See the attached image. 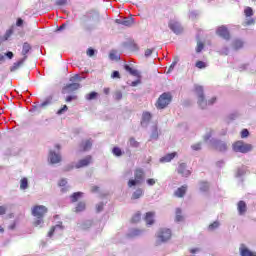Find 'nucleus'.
<instances>
[{"instance_id": "obj_1", "label": "nucleus", "mask_w": 256, "mask_h": 256, "mask_svg": "<svg viewBox=\"0 0 256 256\" xmlns=\"http://www.w3.org/2000/svg\"><path fill=\"white\" fill-rule=\"evenodd\" d=\"M195 93L198 96V105L201 107V109H205L208 105H213V103L217 101V98L215 97L211 98L208 103L205 101V96L203 95V86L196 85Z\"/></svg>"}, {"instance_id": "obj_2", "label": "nucleus", "mask_w": 256, "mask_h": 256, "mask_svg": "<svg viewBox=\"0 0 256 256\" xmlns=\"http://www.w3.org/2000/svg\"><path fill=\"white\" fill-rule=\"evenodd\" d=\"M171 94L170 93H163L156 103L157 109H165L167 105L171 103Z\"/></svg>"}, {"instance_id": "obj_3", "label": "nucleus", "mask_w": 256, "mask_h": 256, "mask_svg": "<svg viewBox=\"0 0 256 256\" xmlns=\"http://www.w3.org/2000/svg\"><path fill=\"white\" fill-rule=\"evenodd\" d=\"M251 149H253V146L243 141H238L233 145V150L236 151V153H249Z\"/></svg>"}, {"instance_id": "obj_4", "label": "nucleus", "mask_w": 256, "mask_h": 256, "mask_svg": "<svg viewBox=\"0 0 256 256\" xmlns=\"http://www.w3.org/2000/svg\"><path fill=\"white\" fill-rule=\"evenodd\" d=\"M45 213H47V207L45 206H34L32 208V215L38 219H43Z\"/></svg>"}, {"instance_id": "obj_5", "label": "nucleus", "mask_w": 256, "mask_h": 256, "mask_svg": "<svg viewBox=\"0 0 256 256\" xmlns=\"http://www.w3.org/2000/svg\"><path fill=\"white\" fill-rule=\"evenodd\" d=\"M143 170L137 169L135 172V179L134 180H129L128 186L129 187H134V185H139L141 183V180H143Z\"/></svg>"}, {"instance_id": "obj_6", "label": "nucleus", "mask_w": 256, "mask_h": 256, "mask_svg": "<svg viewBox=\"0 0 256 256\" xmlns=\"http://www.w3.org/2000/svg\"><path fill=\"white\" fill-rule=\"evenodd\" d=\"M216 33L217 35H219V37H222L223 39H226V40L230 39L229 30L225 26L219 27Z\"/></svg>"}, {"instance_id": "obj_7", "label": "nucleus", "mask_w": 256, "mask_h": 256, "mask_svg": "<svg viewBox=\"0 0 256 256\" xmlns=\"http://www.w3.org/2000/svg\"><path fill=\"white\" fill-rule=\"evenodd\" d=\"M169 28L171 29V31H173L176 34H179V33H181V31H183L181 24H179V22H177L175 20L170 21Z\"/></svg>"}, {"instance_id": "obj_8", "label": "nucleus", "mask_w": 256, "mask_h": 256, "mask_svg": "<svg viewBox=\"0 0 256 256\" xmlns=\"http://www.w3.org/2000/svg\"><path fill=\"white\" fill-rule=\"evenodd\" d=\"M158 239H161V241H169L171 239V230L170 229H164L158 234Z\"/></svg>"}, {"instance_id": "obj_9", "label": "nucleus", "mask_w": 256, "mask_h": 256, "mask_svg": "<svg viewBox=\"0 0 256 256\" xmlns=\"http://www.w3.org/2000/svg\"><path fill=\"white\" fill-rule=\"evenodd\" d=\"M79 87H81L79 83L69 84L63 89L62 93H71V91H77Z\"/></svg>"}, {"instance_id": "obj_10", "label": "nucleus", "mask_w": 256, "mask_h": 256, "mask_svg": "<svg viewBox=\"0 0 256 256\" xmlns=\"http://www.w3.org/2000/svg\"><path fill=\"white\" fill-rule=\"evenodd\" d=\"M175 157H177V152L167 154L166 156L160 158V163H169L170 161H173Z\"/></svg>"}, {"instance_id": "obj_11", "label": "nucleus", "mask_w": 256, "mask_h": 256, "mask_svg": "<svg viewBox=\"0 0 256 256\" xmlns=\"http://www.w3.org/2000/svg\"><path fill=\"white\" fill-rule=\"evenodd\" d=\"M89 163H91V156H87L86 158L80 160L76 164V168L81 169V167H87V165H89Z\"/></svg>"}, {"instance_id": "obj_12", "label": "nucleus", "mask_w": 256, "mask_h": 256, "mask_svg": "<svg viewBox=\"0 0 256 256\" xmlns=\"http://www.w3.org/2000/svg\"><path fill=\"white\" fill-rule=\"evenodd\" d=\"M49 160L52 164L59 163V161H61V156L59 154H55V152H50Z\"/></svg>"}, {"instance_id": "obj_13", "label": "nucleus", "mask_w": 256, "mask_h": 256, "mask_svg": "<svg viewBox=\"0 0 256 256\" xmlns=\"http://www.w3.org/2000/svg\"><path fill=\"white\" fill-rule=\"evenodd\" d=\"M241 256H256V252H251L249 249L245 248V246L240 247Z\"/></svg>"}, {"instance_id": "obj_14", "label": "nucleus", "mask_w": 256, "mask_h": 256, "mask_svg": "<svg viewBox=\"0 0 256 256\" xmlns=\"http://www.w3.org/2000/svg\"><path fill=\"white\" fill-rule=\"evenodd\" d=\"M185 167V164H180L178 168V173L183 175V177H189V175H191V172L189 170H185Z\"/></svg>"}, {"instance_id": "obj_15", "label": "nucleus", "mask_w": 256, "mask_h": 256, "mask_svg": "<svg viewBox=\"0 0 256 256\" xmlns=\"http://www.w3.org/2000/svg\"><path fill=\"white\" fill-rule=\"evenodd\" d=\"M124 69L126 71H128V73H130V75H133L134 77H138V79H139V77H141V75H139V71H137V69L131 68L129 65H125Z\"/></svg>"}, {"instance_id": "obj_16", "label": "nucleus", "mask_w": 256, "mask_h": 256, "mask_svg": "<svg viewBox=\"0 0 256 256\" xmlns=\"http://www.w3.org/2000/svg\"><path fill=\"white\" fill-rule=\"evenodd\" d=\"M91 140H86L85 142H82L80 145V151H89L91 149Z\"/></svg>"}, {"instance_id": "obj_17", "label": "nucleus", "mask_w": 256, "mask_h": 256, "mask_svg": "<svg viewBox=\"0 0 256 256\" xmlns=\"http://www.w3.org/2000/svg\"><path fill=\"white\" fill-rule=\"evenodd\" d=\"M238 211L240 215H243L247 211V204L244 201L238 202Z\"/></svg>"}, {"instance_id": "obj_18", "label": "nucleus", "mask_w": 256, "mask_h": 256, "mask_svg": "<svg viewBox=\"0 0 256 256\" xmlns=\"http://www.w3.org/2000/svg\"><path fill=\"white\" fill-rule=\"evenodd\" d=\"M185 193H187V186H182L176 190L175 196L183 197V195H185Z\"/></svg>"}, {"instance_id": "obj_19", "label": "nucleus", "mask_w": 256, "mask_h": 256, "mask_svg": "<svg viewBox=\"0 0 256 256\" xmlns=\"http://www.w3.org/2000/svg\"><path fill=\"white\" fill-rule=\"evenodd\" d=\"M153 217H155V213H152V212L146 213L145 221L147 225H153L154 223Z\"/></svg>"}, {"instance_id": "obj_20", "label": "nucleus", "mask_w": 256, "mask_h": 256, "mask_svg": "<svg viewBox=\"0 0 256 256\" xmlns=\"http://www.w3.org/2000/svg\"><path fill=\"white\" fill-rule=\"evenodd\" d=\"M149 121H151V113L149 112L143 113L141 125H143L144 123H149Z\"/></svg>"}, {"instance_id": "obj_21", "label": "nucleus", "mask_w": 256, "mask_h": 256, "mask_svg": "<svg viewBox=\"0 0 256 256\" xmlns=\"http://www.w3.org/2000/svg\"><path fill=\"white\" fill-rule=\"evenodd\" d=\"M29 51H31V45H29V43H24L22 48V54L27 55Z\"/></svg>"}, {"instance_id": "obj_22", "label": "nucleus", "mask_w": 256, "mask_h": 256, "mask_svg": "<svg viewBox=\"0 0 256 256\" xmlns=\"http://www.w3.org/2000/svg\"><path fill=\"white\" fill-rule=\"evenodd\" d=\"M83 197V193L81 192H76L71 196V201L72 203H75L79 198Z\"/></svg>"}, {"instance_id": "obj_23", "label": "nucleus", "mask_w": 256, "mask_h": 256, "mask_svg": "<svg viewBox=\"0 0 256 256\" xmlns=\"http://www.w3.org/2000/svg\"><path fill=\"white\" fill-rule=\"evenodd\" d=\"M21 65H23V60H20L16 63L13 64V66L10 68L11 71H17V69L19 67H21Z\"/></svg>"}, {"instance_id": "obj_24", "label": "nucleus", "mask_w": 256, "mask_h": 256, "mask_svg": "<svg viewBox=\"0 0 256 256\" xmlns=\"http://www.w3.org/2000/svg\"><path fill=\"white\" fill-rule=\"evenodd\" d=\"M109 57L112 61H118L119 59V55H117V52L115 51H111Z\"/></svg>"}, {"instance_id": "obj_25", "label": "nucleus", "mask_w": 256, "mask_h": 256, "mask_svg": "<svg viewBox=\"0 0 256 256\" xmlns=\"http://www.w3.org/2000/svg\"><path fill=\"white\" fill-rule=\"evenodd\" d=\"M122 25H125L126 27H131V25H133V19L126 18L122 21Z\"/></svg>"}, {"instance_id": "obj_26", "label": "nucleus", "mask_w": 256, "mask_h": 256, "mask_svg": "<svg viewBox=\"0 0 256 256\" xmlns=\"http://www.w3.org/2000/svg\"><path fill=\"white\" fill-rule=\"evenodd\" d=\"M81 211H85V203H79L76 207V213H81Z\"/></svg>"}, {"instance_id": "obj_27", "label": "nucleus", "mask_w": 256, "mask_h": 256, "mask_svg": "<svg viewBox=\"0 0 256 256\" xmlns=\"http://www.w3.org/2000/svg\"><path fill=\"white\" fill-rule=\"evenodd\" d=\"M138 221H141V213L139 212L132 217V223H138Z\"/></svg>"}, {"instance_id": "obj_28", "label": "nucleus", "mask_w": 256, "mask_h": 256, "mask_svg": "<svg viewBox=\"0 0 256 256\" xmlns=\"http://www.w3.org/2000/svg\"><path fill=\"white\" fill-rule=\"evenodd\" d=\"M244 13H245V16L246 17H251L253 16V9L251 7H247L245 10H244Z\"/></svg>"}, {"instance_id": "obj_29", "label": "nucleus", "mask_w": 256, "mask_h": 256, "mask_svg": "<svg viewBox=\"0 0 256 256\" xmlns=\"http://www.w3.org/2000/svg\"><path fill=\"white\" fill-rule=\"evenodd\" d=\"M141 195H143V190L139 189V190H136L133 194V199H139V197H141Z\"/></svg>"}, {"instance_id": "obj_30", "label": "nucleus", "mask_w": 256, "mask_h": 256, "mask_svg": "<svg viewBox=\"0 0 256 256\" xmlns=\"http://www.w3.org/2000/svg\"><path fill=\"white\" fill-rule=\"evenodd\" d=\"M27 187H28L27 178H23L21 180L20 189H27Z\"/></svg>"}, {"instance_id": "obj_31", "label": "nucleus", "mask_w": 256, "mask_h": 256, "mask_svg": "<svg viewBox=\"0 0 256 256\" xmlns=\"http://www.w3.org/2000/svg\"><path fill=\"white\" fill-rule=\"evenodd\" d=\"M234 49H241L243 47V42L240 40H236L233 44Z\"/></svg>"}, {"instance_id": "obj_32", "label": "nucleus", "mask_w": 256, "mask_h": 256, "mask_svg": "<svg viewBox=\"0 0 256 256\" xmlns=\"http://www.w3.org/2000/svg\"><path fill=\"white\" fill-rule=\"evenodd\" d=\"M196 67L198 69H205V67H207V64L203 61H198V62H196Z\"/></svg>"}, {"instance_id": "obj_33", "label": "nucleus", "mask_w": 256, "mask_h": 256, "mask_svg": "<svg viewBox=\"0 0 256 256\" xmlns=\"http://www.w3.org/2000/svg\"><path fill=\"white\" fill-rule=\"evenodd\" d=\"M176 221H183V216H181V209H176Z\"/></svg>"}, {"instance_id": "obj_34", "label": "nucleus", "mask_w": 256, "mask_h": 256, "mask_svg": "<svg viewBox=\"0 0 256 256\" xmlns=\"http://www.w3.org/2000/svg\"><path fill=\"white\" fill-rule=\"evenodd\" d=\"M57 229H63V227H61V225H56L54 228H52L49 233L48 236L53 237V233H55V230Z\"/></svg>"}, {"instance_id": "obj_35", "label": "nucleus", "mask_w": 256, "mask_h": 256, "mask_svg": "<svg viewBox=\"0 0 256 256\" xmlns=\"http://www.w3.org/2000/svg\"><path fill=\"white\" fill-rule=\"evenodd\" d=\"M129 143H130V147H139V142H137L133 138H130Z\"/></svg>"}, {"instance_id": "obj_36", "label": "nucleus", "mask_w": 256, "mask_h": 256, "mask_svg": "<svg viewBox=\"0 0 256 256\" xmlns=\"http://www.w3.org/2000/svg\"><path fill=\"white\" fill-rule=\"evenodd\" d=\"M95 97H97V92H91L90 94H88L86 96V99H88V101H91V100L95 99Z\"/></svg>"}, {"instance_id": "obj_37", "label": "nucleus", "mask_w": 256, "mask_h": 256, "mask_svg": "<svg viewBox=\"0 0 256 256\" xmlns=\"http://www.w3.org/2000/svg\"><path fill=\"white\" fill-rule=\"evenodd\" d=\"M123 98V94L121 93V91H117L114 94V99H116V101H119Z\"/></svg>"}, {"instance_id": "obj_38", "label": "nucleus", "mask_w": 256, "mask_h": 256, "mask_svg": "<svg viewBox=\"0 0 256 256\" xmlns=\"http://www.w3.org/2000/svg\"><path fill=\"white\" fill-rule=\"evenodd\" d=\"M113 153L116 155V157H121V149L119 147H115L113 149Z\"/></svg>"}, {"instance_id": "obj_39", "label": "nucleus", "mask_w": 256, "mask_h": 256, "mask_svg": "<svg viewBox=\"0 0 256 256\" xmlns=\"http://www.w3.org/2000/svg\"><path fill=\"white\" fill-rule=\"evenodd\" d=\"M217 227H219V222H213L209 225V230L213 231V229H217Z\"/></svg>"}, {"instance_id": "obj_40", "label": "nucleus", "mask_w": 256, "mask_h": 256, "mask_svg": "<svg viewBox=\"0 0 256 256\" xmlns=\"http://www.w3.org/2000/svg\"><path fill=\"white\" fill-rule=\"evenodd\" d=\"M69 108L67 107V105H64L60 110H58L57 114L58 115H63V113H65V111H67Z\"/></svg>"}, {"instance_id": "obj_41", "label": "nucleus", "mask_w": 256, "mask_h": 256, "mask_svg": "<svg viewBox=\"0 0 256 256\" xmlns=\"http://www.w3.org/2000/svg\"><path fill=\"white\" fill-rule=\"evenodd\" d=\"M75 100H77V96L76 95L68 96L66 98V103H71V101H75Z\"/></svg>"}, {"instance_id": "obj_42", "label": "nucleus", "mask_w": 256, "mask_h": 256, "mask_svg": "<svg viewBox=\"0 0 256 256\" xmlns=\"http://www.w3.org/2000/svg\"><path fill=\"white\" fill-rule=\"evenodd\" d=\"M241 137L242 139H245V137H249V130L247 129L242 130Z\"/></svg>"}, {"instance_id": "obj_43", "label": "nucleus", "mask_w": 256, "mask_h": 256, "mask_svg": "<svg viewBox=\"0 0 256 256\" xmlns=\"http://www.w3.org/2000/svg\"><path fill=\"white\" fill-rule=\"evenodd\" d=\"M196 51L197 53H201V51H203V43L198 42Z\"/></svg>"}, {"instance_id": "obj_44", "label": "nucleus", "mask_w": 256, "mask_h": 256, "mask_svg": "<svg viewBox=\"0 0 256 256\" xmlns=\"http://www.w3.org/2000/svg\"><path fill=\"white\" fill-rule=\"evenodd\" d=\"M70 81L73 83L75 81H81V76L79 75H75L73 77L70 78Z\"/></svg>"}, {"instance_id": "obj_45", "label": "nucleus", "mask_w": 256, "mask_h": 256, "mask_svg": "<svg viewBox=\"0 0 256 256\" xmlns=\"http://www.w3.org/2000/svg\"><path fill=\"white\" fill-rule=\"evenodd\" d=\"M39 225H43V218H38V220L34 222L35 227H39Z\"/></svg>"}, {"instance_id": "obj_46", "label": "nucleus", "mask_w": 256, "mask_h": 256, "mask_svg": "<svg viewBox=\"0 0 256 256\" xmlns=\"http://www.w3.org/2000/svg\"><path fill=\"white\" fill-rule=\"evenodd\" d=\"M137 235H141V232L139 230H133L130 233V237H137Z\"/></svg>"}, {"instance_id": "obj_47", "label": "nucleus", "mask_w": 256, "mask_h": 256, "mask_svg": "<svg viewBox=\"0 0 256 256\" xmlns=\"http://www.w3.org/2000/svg\"><path fill=\"white\" fill-rule=\"evenodd\" d=\"M87 55L88 57H93L95 55V50H93V48H89L87 50Z\"/></svg>"}, {"instance_id": "obj_48", "label": "nucleus", "mask_w": 256, "mask_h": 256, "mask_svg": "<svg viewBox=\"0 0 256 256\" xmlns=\"http://www.w3.org/2000/svg\"><path fill=\"white\" fill-rule=\"evenodd\" d=\"M120 74L119 71H114L112 74V79H120Z\"/></svg>"}, {"instance_id": "obj_49", "label": "nucleus", "mask_w": 256, "mask_h": 256, "mask_svg": "<svg viewBox=\"0 0 256 256\" xmlns=\"http://www.w3.org/2000/svg\"><path fill=\"white\" fill-rule=\"evenodd\" d=\"M207 189H209V184H207V182H203V183H202L201 190H202V191H207Z\"/></svg>"}, {"instance_id": "obj_50", "label": "nucleus", "mask_w": 256, "mask_h": 256, "mask_svg": "<svg viewBox=\"0 0 256 256\" xmlns=\"http://www.w3.org/2000/svg\"><path fill=\"white\" fill-rule=\"evenodd\" d=\"M175 65H177V62H173V63L170 65V67H169L167 73H171V72L173 71V69H175Z\"/></svg>"}, {"instance_id": "obj_51", "label": "nucleus", "mask_w": 256, "mask_h": 256, "mask_svg": "<svg viewBox=\"0 0 256 256\" xmlns=\"http://www.w3.org/2000/svg\"><path fill=\"white\" fill-rule=\"evenodd\" d=\"M59 185L60 187H65L67 185V180L65 179L60 180Z\"/></svg>"}, {"instance_id": "obj_52", "label": "nucleus", "mask_w": 256, "mask_h": 256, "mask_svg": "<svg viewBox=\"0 0 256 256\" xmlns=\"http://www.w3.org/2000/svg\"><path fill=\"white\" fill-rule=\"evenodd\" d=\"M67 3V0H57L56 5H65Z\"/></svg>"}, {"instance_id": "obj_53", "label": "nucleus", "mask_w": 256, "mask_h": 256, "mask_svg": "<svg viewBox=\"0 0 256 256\" xmlns=\"http://www.w3.org/2000/svg\"><path fill=\"white\" fill-rule=\"evenodd\" d=\"M152 53H153V50H152V49H147V50L145 51V56H146V57H149V56H151Z\"/></svg>"}, {"instance_id": "obj_54", "label": "nucleus", "mask_w": 256, "mask_h": 256, "mask_svg": "<svg viewBox=\"0 0 256 256\" xmlns=\"http://www.w3.org/2000/svg\"><path fill=\"white\" fill-rule=\"evenodd\" d=\"M192 149H194V151H199V149H201V144L193 145Z\"/></svg>"}, {"instance_id": "obj_55", "label": "nucleus", "mask_w": 256, "mask_h": 256, "mask_svg": "<svg viewBox=\"0 0 256 256\" xmlns=\"http://www.w3.org/2000/svg\"><path fill=\"white\" fill-rule=\"evenodd\" d=\"M139 83H141V80H140V79H138L137 81H133V82L131 83V86H132V87H137V85H139Z\"/></svg>"}, {"instance_id": "obj_56", "label": "nucleus", "mask_w": 256, "mask_h": 256, "mask_svg": "<svg viewBox=\"0 0 256 256\" xmlns=\"http://www.w3.org/2000/svg\"><path fill=\"white\" fill-rule=\"evenodd\" d=\"M147 184L148 185H155V179H153V178L148 179Z\"/></svg>"}, {"instance_id": "obj_57", "label": "nucleus", "mask_w": 256, "mask_h": 256, "mask_svg": "<svg viewBox=\"0 0 256 256\" xmlns=\"http://www.w3.org/2000/svg\"><path fill=\"white\" fill-rule=\"evenodd\" d=\"M6 211L5 207L0 206V215H5Z\"/></svg>"}, {"instance_id": "obj_58", "label": "nucleus", "mask_w": 256, "mask_h": 256, "mask_svg": "<svg viewBox=\"0 0 256 256\" xmlns=\"http://www.w3.org/2000/svg\"><path fill=\"white\" fill-rule=\"evenodd\" d=\"M5 57H8V59H11L13 57V52H7L5 54Z\"/></svg>"}, {"instance_id": "obj_59", "label": "nucleus", "mask_w": 256, "mask_h": 256, "mask_svg": "<svg viewBox=\"0 0 256 256\" xmlns=\"http://www.w3.org/2000/svg\"><path fill=\"white\" fill-rule=\"evenodd\" d=\"M17 26L18 27H21V25H23V20L21 19V18H19L18 20H17Z\"/></svg>"}, {"instance_id": "obj_60", "label": "nucleus", "mask_w": 256, "mask_h": 256, "mask_svg": "<svg viewBox=\"0 0 256 256\" xmlns=\"http://www.w3.org/2000/svg\"><path fill=\"white\" fill-rule=\"evenodd\" d=\"M97 211L98 212L103 211V204H98Z\"/></svg>"}, {"instance_id": "obj_61", "label": "nucleus", "mask_w": 256, "mask_h": 256, "mask_svg": "<svg viewBox=\"0 0 256 256\" xmlns=\"http://www.w3.org/2000/svg\"><path fill=\"white\" fill-rule=\"evenodd\" d=\"M104 93H105V95H109V93L111 92V89H109V88H104Z\"/></svg>"}, {"instance_id": "obj_62", "label": "nucleus", "mask_w": 256, "mask_h": 256, "mask_svg": "<svg viewBox=\"0 0 256 256\" xmlns=\"http://www.w3.org/2000/svg\"><path fill=\"white\" fill-rule=\"evenodd\" d=\"M0 63H5V55H0Z\"/></svg>"}, {"instance_id": "obj_63", "label": "nucleus", "mask_w": 256, "mask_h": 256, "mask_svg": "<svg viewBox=\"0 0 256 256\" xmlns=\"http://www.w3.org/2000/svg\"><path fill=\"white\" fill-rule=\"evenodd\" d=\"M227 150V145L222 144V147H220V151H226Z\"/></svg>"}, {"instance_id": "obj_64", "label": "nucleus", "mask_w": 256, "mask_h": 256, "mask_svg": "<svg viewBox=\"0 0 256 256\" xmlns=\"http://www.w3.org/2000/svg\"><path fill=\"white\" fill-rule=\"evenodd\" d=\"M98 190H99V187L97 186H93L91 189L92 193H95V191H98Z\"/></svg>"}]
</instances>
